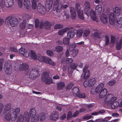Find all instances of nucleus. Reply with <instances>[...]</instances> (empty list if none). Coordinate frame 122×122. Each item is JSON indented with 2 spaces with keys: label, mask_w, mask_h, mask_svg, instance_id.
<instances>
[{
  "label": "nucleus",
  "mask_w": 122,
  "mask_h": 122,
  "mask_svg": "<svg viewBox=\"0 0 122 122\" xmlns=\"http://www.w3.org/2000/svg\"><path fill=\"white\" fill-rule=\"evenodd\" d=\"M75 34V32L74 31L71 30L68 32L67 36L68 38L71 39L73 37Z\"/></svg>",
  "instance_id": "obj_24"
},
{
  "label": "nucleus",
  "mask_w": 122,
  "mask_h": 122,
  "mask_svg": "<svg viewBox=\"0 0 122 122\" xmlns=\"http://www.w3.org/2000/svg\"><path fill=\"white\" fill-rule=\"evenodd\" d=\"M100 92L99 94V97L102 98L105 97L107 93V90L106 88H104Z\"/></svg>",
  "instance_id": "obj_17"
},
{
  "label": "nucleus",
  "mask_w": 122,
  "mask_h": 122,
  "mask_svg": "<svg viewBox=\"0 0 122 122\" xmlns=\"http://www.w3.org/2000/svg\"><path fill=\"white\" fill-rule=\"evenodd\" d=\"M26 74L27 75H29L30 78L33 79H35L39 76L38 71L35 69L28 70Z\"/></svg>",
  "instance_id": "obj_4"
},
{
  "label": "nucleus",
  "mask_w": 122,
  "mask_h": 122,
  "mask_svg": "<svg viewBox=\"0 0 122 122\" xmlns=\"http://www.w3.org/2000/svg\"><path fill=\"white\" fill-rule=\"evenodd\" d=\"M4 69L5 71V73L8 75H10L12 72V70L9 67H7L5 66L4 67Z\"/></svg>",
  "instance_id": "obj_31"
},
{
  "label": "nucleus",
  "mask_w": 122,
  "mask_h": 122,
  "mask_svg": "<svg viewBox=\"0 0 122 122\" xmlns=\"http://www.w3.org/2000/svg\"><path fill=\"white\" fill-rule=\"evenodd\" d=\"M23 4L24 7L27 9L30 8L31 5L30 0H24Z\"/></svg>",
  "instance_id": "obj_20"
},
{
  "label": "nucleus",
  "mask_w": 122,
  "mask_h": 122,
  "mask_svg": "<svg viewBox=\"0 0 122 122\" xmlns=\"http://www.w3.org/2000/svg\"><path fill=\"white\" fill-rule=\"evenodd\" d=\"M14 117V115L12 114V112H8L6 114L5 116V119L7 121H10Z\"/></svg>",
  "instance_id": "obj_19"
},
{
  "label": "nucleus",
  "mask_w": 122,
  "mask_h": 122,
  "mask_svg": "<svg viewBox=\"0 0 122 122\" xmlns=\"http://www.w3.org/2000/svg\"><path fill=\"white\" fill-rule=\"evenodd\" d=\"M5 23L6 24H8L9 23L10 25L12 27H15L18 24V19L16 18L10 16H8L6 18Z\"/></svg>",
  "instance_id": "obj_2"
},
{
  "label": "nucleus",
  "mask_w": 122,
  "mask_h": 122,
  "mask_svg": "<svg viewBox=\"0 0 122 122\" xmlns=\"http://www.w3.org/2000/svg\"><path fill=\"white\" fill-rule=\"evenodd\" d=\"M40 22L39 20L37 19H36L35 21V26L36 28L38 27L39 25Z\"/></svg>",
  "instance_id": "obj_54"
},
{
  "label": "nucleus",
  "mask_w": 122,
  "mask_h": 122,
  "mask_svg": "<svg viewBox=\"0 0 122 122\" xmlns=\"http://www.w3.org/2000/svg\"><path fill=\"white\" fill-rule=\"evenodd\" d=\"M63 27V25L61 24H56L54 26L55 29H60L62 28Z\"/></svg>",
  "instance_id": "obj_43"
},
{
  "label": "nucleus",
  "mask_w": 122,
  "mask_h": 122,
  "mask_svg": "<svg viewBox=\"0 0 122 122\" xmlns=\"http://www.w3.org/2000/svg\"><path fill=\"white\" fill-rule=\"evenodd\" d=\"M86 14L88 16H91V18L93 20H95L97 19L95 11L93 10L88 11L86 12V13L85 12Z\"/></svg>",
  "instance_id": "obj_8"
},
{
  "label": "nucleus",
  "mask_w": 122,
  "mask_h": 122,
  "mask_svg": "<svg viewBox=\"0 0 122 122\" xmlns=\"http://www.w3.org/2000/svg\"><path fill=\"white\" fill-rule=\"evenodd\" d=\"M78 49H76L75 50L74 52H73V53L72 54V56L73 57H74L76 56L78 53Z\"/></svg>",
  "instance_id": "obj_60"
},
{
  "label": "nucleus",
  "mask_w": 122,
  "mask_h": 122,
  "mask_svg": "<svg viewBox=\"0 0 122 122\" xmlns=\"http://www.w3.org/2000/svg\"><path fill=\"white\" fill-rule=\"evenodd\" d=\"M71 17L72 19H75L76 17V12L70 13Z\"/></svg>",
  "instance_id": "obj_58"
},
{
  "label": "nucleus",
  "mask_w": 122,
  "mask_h": 122,
  "mask_svg": "<svg viewBox=\"0 0 122 122\" xmlns=\"http://www.w3.org/2000/svg\"><path fill=\"white\" fill-rule=\"evenodd\" d=\"M32 7L33 9H35L37 7L36 1L35 0H32Z\"/></svg>",
  "instance_id": "obj_40"
},
{
  "label": "nucleus",
  "mask_w": 122,
  "mask_h": 122,
  "mask_svg": "<svg viewBox=\"0 0 122 122\" xmlns=\"http://www.w3.org/2000/svg\"><path fill=\"white\" fill-rule=\"evenodd\" d=\"M63 47L61 46H56L55 49L56 51L58 52H61L63 50Z\"/></svg>",
  "instance_id": "obj_36"
},
{
  "label": "nucleus",
  "mask_w": 122,
  "mask_h": 122,
  "mask_svg": "<svg viewBox=\"0 0 122 122\" xmlns=\"http://www.w3.org/2000/svg\"><path fill=\"white\" fill-rule=\"evenodd\" d=\"M77 66V64L72 63L70 65L68 68V71L69 73H70L72 72V70H75Z\"/></svg>",
  "instance_id": "obj_13"
},
{
  "label": "nucleus",
  "mask_w": 122,
  "mask_h": 122,
  "mask_svg": "<svg viewBox=\"0 0 122 122\" xmlns=\"http://www.w3.org/2000/svg\"><path fill=\"white\" fill-rule=\"evenodd\" d=\"M105 45H107L109 44V39L108 36H105Z\"/></svg>",
  "instance_id": "obj_51"
},
{
  "label": "nucleus",
  "mask_w": 122,
  "mask_h": 122,
  "mask_svg": "<svg viewBox=\"0 0 122 122\" xmlns=\"http://www.w3.org/2000/svg\"><path fill=\"white\" fill-rule=\"evenodd\" d=\"M58 118L59 114L56 111L53 112L50 115V119L51 121H56L58 119Z\"/></svg>",
  "instance_id": "obj_9"
},
{
  "label": "nucleus",
  "mask_w": 122,
  "mask_h": 122,
  "mask_svg": "<svg viewBox=\"0 0 122 122\" xmlns=\"http://www.w3.org/2000/svg\"><path fill=\"white\" fill-rule=\"evenodd\" d=\"M10 49L11 52H18V50L15 48L13 47H10Z\"/></svg>",
  "instance_id": "obj_52"
},
{
  "label": "nucleus",
  "mask_w": 122,
  "mask_h": 122,
  "mask_svg": "<svg viewBox=\"0 0 122 122\" xmlns=\"http://www.w3.org/2000/svg\"><path fill=\"white\" fill-rule=\"evenodd\" d=\"M75 46L73 44H71L69 46V50L70 51L73 50L75 47Z\"/></svg>",
  "instance_id": "obj_55"
},
{
  "label": "nucleus",
  "mask_w": 122,
  "mask_h": 122,
  "mask_svg": "<svg viewBox=\"0 0 122 122\" xmlns=\"http://www.w3.org/2000/svg\"><path fill=\"white\" fill-rule=\"evenodd\" d=\"M122 37L121 38L120 40V42H118L116 44V48L117 50H121L122 47Z\"/></svg>",
  "instance_id": "obj_25"
},
{
  "label": "nucleus",
  "mask_w": 122,
  "mask_h": 122,
  "mask_svg": "<svg viewBox=\"0 0 122 122\" xmlns=\"http://www.w3.org/2000/svg\"><path fill=\"white\" fill-rule=\"evenodd\" d=\"M11 112L12 114L14 115V118L16 119L17 117V114H19L20 111V109L18 108H16L15 110L13 108H12Z\"/></svg>",
  "instance_id": "obj_12"
},
{
  "label": "nucleus",
  "mask_w": 122,
  "mask_h": 122,
  "mask_svg": "<svg viewBox=\"0 0 122 122\" xmlns=\"http://www.w3.org/2000/svg\"><path fill=\"white\" fill-rule=\"evenodd\" d=\"M31 122H37L39 119V117L37 116H35L33 117H31Z\"/></svg>",
  "instance_id": "obj_47"
},
{
  "label": "nucleus",
  "mask_w": 122,
  "mask_h": 122,
  "mask_svg": "<svg viewBox=\"0 0 122 122\" xmlns=\"http://www.w3.org/2000/svg\"><path fill=\"white\" fill-rule=\"evenodd\" d=\"M30 52L31 58L35 60H36L37 59V58L35 53L32 50L30 51Z\"/></svg>",
  "instance_id": "obj_41"
},
{
  "label": "nucleus",
  "mask_w": 122,
  "mask_h": 122,
  "mask_svg": "<svg viewBox=\"0 0 122 122\" xmlns=\"http://www.w3.org/2000/svg\"><path fill=\"white\" fill-rule=\"evenodd\" d=\"M84 4L85 5L86 9H90V5L89 3L87 1H86Z\"/></svg>",
  "instance_id": "obj_48"
},
{
  "label": "nucleus",
  "mask_w": 122,
  "mask_h": 122,
  "mask_svg": "<svg viewBox=\"0 0 122 122\" xmlns=\"http://www.w3.org/2000/svg\"><path fill=\"white\" fill-rule=\"evenodd\" d=\"M54 3V6L56 8H58L59 4H61V1L60 0H52Z\"/></svg>",
  "instance_id": "obj_33"
},
{
  "label": "nucleus",
  "mask_w": 122,
  "mask_h": 122,
  "mask_svg": "<svg viewBox=\"0 0 122 122\" xmlns=\"http://www.w3.org/2000/svg\"><path fill=\"white\" fill-rule=\"evenodd\" d=\"M68 38H64L63 40V43L65 45H68L69 44V39Z\"/></svg>",
  "instance_id": "obj_44"
},
{
  "label": "nucleus",
  "mask_w": 122,
  "mask_h": 122,
  "mask_svg": "<svg viewBox=\"0 0 122 122\" xmlns=\"http://www.w3.org/2000/svg\"><path fill=\"white\" fill-rule=\"evenodd\" d=\"M90 31L89 30H84L83 33L84 36L85 37H87L89 35Z\"/></svg>",
  "instance_id": "obj_53"
},
{
  "label": "nucleus",
  "mask_w": 122,
  "mask_h": 122,
  "mask_svg": "<svg viewBox=\"0 0 122 122\" xmlns=\"http://www.w3.org/2000/svg\"><path fill=\"white\" fill-rule=\"evenodd\" d=\"M90 75V73L89 72V71L87 70L85 73L83 78L85 79H87L89 77Z\"/></svg>",
  "instance_id": "obj_37"
},
{
  "label": "nucleus",
  "mask_w": 122,
  "mask_h": 122,
  "mask_svg": "<svg viewBox=\"0 0 122 122\" xmlns=\"http://www.w3.org/2000/svg\"><path fill=\"white\" fill-rule=\"evenodd\" d=\"M83 85L84 87H85L88 86H89V84L88 81H85L84 82Z\"/></svg>",
  "instance_id": "obj_63"
},
{
  "label": "nucleus",
  "mask_w": 122,
  "mask_h": 122,
  "mask_svg": "<svg viewBox=\"0 0 122 122\" xmlns=\"http://www.w3.org/2000/svg\"><path fill=\"white\" fill-rule=\"evenodd\" d=\"M37 8L38 12L40 13H41L42 11H44V7H43V5L40 4H38Z\"/></svg>",
  "instance_id": "obj_30"
},
{
  "label": "nucleus",
  "mask_w": 122,
  "mask_h": 122,
  "mask_svg": "<svg viewBox=\"0 0 122 122\" xmlns=\"http://www.w3.org/2000/svg\"><path fill=\"white\" fill-rule=\"evenodd\" d=\"M26 21L25 20H23L22 23H21L20 27L21 29H24L26 27Z\"/></svg>",
  "instance_id": "obj_39"
},
{
  "label": "nucleus",
  "mask_w": 122,
  "mask_h": 122,
  "mask_svg": "<svg viewBox=\"0 0 122 122\" xmlns=\"http://www.w3.org/2000/svg\"><path fill=\"white\" fill-rule=\"evenodd\" d=\"M70 29L68 27H66L59 30L58 32V35L60 36H62L63 35L65 32H66L68 30H70Z\"/></svg>",
  "instance_id": "obj_23"
},
{
  "label": "nucleus",
  "mask_w": 122,
  "mask_h": 122,
  "mask_svg": "<svg viewBox=\"0 0 122 122\" xmlns=\"http://www.w3.org/2000/svg\"><path fill=\"white\" fill-rule=\"evenodd\" d=\"M75 8L76 10H78L77 11V15L79 18L81 20H83L84 17L83 16V11L82 10H80V5L78 3H77L75 5Z\"/></svg>",
  "instance_id": "obj_7"
},
{
  "label": "nucleus",
  "mask_w": 122,
  "mask_h": 122,
  "mask_svg": "<svg viewBox=\"0 0 122 122\" xmlns=\"http://www.w3.org/2000/svg\"><path fill=\"white\" fill-rule=\"evenodd\" d=\"M76 96L80 98H84L86 97L85 94L83 92L79 93V92L78 94H76Z\"/></svg>",
  "instance_id": "obj_45"
},
{
  "label": "nucleus",
  "mask_w": 122,
  "mask_h": 122,
  "mask_svg": "<svg viewBox=\"0 0 122 122\" xmlns=\"http://www.w3.org/2000/svg\"><path fill=\"white\" fill-rule=\"evenodd\" d=\"M73 85V83L71 82L67 85L66 87V88L67 89H70L72 88Z\"/></svg>",
  "instance_id": "obj_50"
},
{
  "label": "nucleus",
  "mask_w": 122,
  "mask_h": 122,
  "mask_svg": "<svg viewBox=\"0 0 122 122\" xmlns=\"http://www.w3.org/2000/svg\"><path fill=\"white\" fill-rule=\"evenodd\" d=\"M83 30L82 29L77 30L76 32V36L77 37H81L83 33Z\"/></svg>",
  "instance_id": "obj_32"
},
{
  "label": "nucleus",
  "mask_w": 122,
  "mask_h": 122,
  "mask_svg": "<svg viewBox=\"0 0 122 122\" xmlns=\"http://www.w3.org/2000/svg\"><path fill=\"white\" fill-rule=\"evenodd\" d=\"M36 111L35 108H32L30 110V115L31 117H33L36 116Z\"/></svg>",
  "instance_id": "obj_27"
},
{
  "label": "nucleus",
  "mask_w": 122,
  "mask_h": 122,
  "mask_svg": "<svg viewBox=\"0 0 122 122\" xmlns=\"http://www.w3.org/2000/svg\"><path fill=\"white\" fill-rule=\"evenodd\" d=\"M65 85L64 82H60L57 85V90H59L62 89Z\"/></svg>",
  "instance_id": "obj_26"
},
{
  "label": "nucleus",
  "mask_w": 122,
  "mask_h": 122,
  "mask_svg": "<svg viewBox=\"0 0 122 122\" xmlns=\"http://www.w3.org/2000/svg\"><path fill=\"white\" fill-rule=\"evenodd\" d=\"M38 58L40 61H41L43 60L46 63L50 65L53 66L56 65L55 63L52 61L51 59L49 57L45 56H40Z\"/></svg>",
  "instance_id": "obj_5"
},
{
  "label": "nucleus",
  "mask_w": 122,
  "mask_h": 122,
  "mask_svg": "<svg viewBox=\"0 0 122 122\" xmlns=\"http://www.w3.org/2000/svg\"><path fill=\"white\" fill-rule=\"evenodd\" d=\"M96 12H100L102 10V8L99 6H97L96 8Z\"/></svg>",
  "instance_id": "obj_56"
},
{
  "label": "nucleus",
  "mask_w": 122,
  "mask_h": 122,
  "mask_svg": "<svg viewBox=\"0 0 122 122\" xmlns=\"http://www.w3.org/2000/svg\"><path fill=\"white\" fill-rule=\"evenodd\" d=\"M104 87V84L101 83L98 85L95 88V91L97 93H99L102 90Z\"/></svg>",
  "instance_id": "obj_18"
},
{
  "label": "nucleus",
  "mask_w": 122,
  "mask_h": 122,
  "mask_svg": "<svg viewBox=\"0 0 122 122\" xmlns=\"http://www.w3.org/2000/svg\"><path fill=\"white\" fill-rule=\"evenodd\" d=\"M116 41L115 37L112 36H111V42L112 43H114Z\"/></svg>",
  "instance_id": "obj_64"
},
{
  "label": "nucleus",
  "mask_w": 122,
  "mask_h": 122,
  "mask_svg": "<svg viewBox=\"0 0 122 122\" xmlns=\"http://www.w3.org/2000/svg\"><path fill=\"white\" fill-rule=\"evenodd\" d=\"M117 98L115 97H112V94L107 95L104 100V102L107 104H111L115 101Z\"/></svg>",
  "instance_id": "obj_6"
},
{
  "label": "nucleus",
  "mask_w": 122,
  "mask_h": 122,
  "mask_svg": "<svg viewBox=\"0 0 122 122\" xmlns=\"http://www.w3.org/2000/svg\"><path fill=\"white\" fill-rule=\"evenodd\" d=\"M52 1L50 0H46L45 4V8L47 11H49L51 8Z\"/></svg>",
  "instance_id": "obj_14"
},
{
  "label": "nucleus",
  "mask_w": 122,
  "mask_h": 122,
  "mask_svg": "<svg viewBox=\"0 0 122 122\" xmlns=\"http://www.w3.org/2000/svg\"><path fill=\"white\" fill-rule=\"evenodd\" d=\"M89 84V87H92L93 86L96 82V81L95 79L93 78L90 79L88 81Z\"/></svg>",
  "instance_id": "obj_28"
},
{
  "label": "nucleus",
  "mask_w": 122,
  "mask_h": 122,
  "mask_svg": "<svg viewBox=\"0 0 122 122\" xmlns=\"http://www.w3.org/2000/svg\"><path fill=\"white\" fill-rule=\"evenodd\" d=\"M72 92L74 94L76 95V94H78L79 92V90L78 88L77 87H75L73 89Z\"/></svg>",
  "instance_id": "obj_38"
},
{
  "label": "nucleus",
  "mask_w": 122,
  "mask_h": 122,
  "mask_svg": "<svg viewBox=\"0 0 122 122\" xmlns=\"http://www.w3.org/2000/svg\"><path fill=\"white\" fill-rule=\"evenodd\" d=\"M114 13H110L109 17V23L112 25H114L116 22V17H118L120 15V8L116 7L113 9Z\"/></svg>",
  "instance_id": "obj_1"
},
{
  "label": "nucleus",
  "mask_w": 122,
  "mask_h": 122,
  "mask_svg": "<svg viewBox=\"0 0 122 122\" xmlns=\"http://www.w3.org/2000/svg\"><path fill=\"white\" fill-rule=\"evenodd\" d=\"M117 19L116 24L118 27H122V17H119L118 18L116 17Z\"/></svg>",
  "instance_id": "obj_22"
},
{
  "label": "nucleus",
  "mask_w": 122,
  "mask_h": 122,
  "mask_svg": "<svg viewBox=\"0 0 122 122\" xmlns=\"http://www.w3.org/2000/svg\"><path fill=\"white\" fill-rule=\"evenodd\" d=\"M29 68V65L26 63H22L20 66V70L24 71L27 69Z\"/></svg>",
  "instance_id": "obj_21"
},
{
  "label": "nucleus",
  "mask_w": 122,
  "mask_h": 122,
  "mask_svg": "<svg viewBox=\"0 0 122 122\" xmlns=\"http://www.w3.org/2000/svg\"><path fill=\"white\" fill-rule=\"evenodd\" d=\"M12 108L11 107V103H8L6 104L4 111V113H6L8 112H11Z\"/></svg>",
  "instance_id": "obj_11"
},
{
  "label": "nucleus",
  "mask_w": 122,
  "mask_h": 122,
  "mask_svg": "<svg viewBox=\"0 0 122 122\" xmlns=\"http://www.w3.org/2000/svg\"><path fill=\"white\" fill-rule=\"evenodd\" d=\"M18 5L19 7L21 8L23 6L22 0H17Z\"/></svg>",
  "instance_id": "obj_57"
},
{
  "label": "nucleus",
  "mask_w": 122,
  "mask_h": 122,
  "mask_svg": "<svg viewBox=\"0 0 122 122\" xmlns=\"http://www.w3.org/2000/svg\"><path fill=\"white\" fill-rule=\"evenodd\" d=\"M70 13L76 12L75 8L72 7H70Z\"/></svg>",
  "instance_id": "obj_61"
},
{
  "label": "nucleus",
  "mask_w": 122,
  "mask_h": 122,
  "mask_svg": "<svg viewBox=\"0 0 122 122\" xmlns=\"http://www.w3.org/2000/svg\"><path fill=\"white\" fill-rule=\"evenodd\" d=\"M51 24L48 21H45L44 22V28L46 29H49L51 28Z\"/></svg>",
  "instance_id": "obj_29"
},
{
  "label": "nucleus",
  "mask_w": 122,
  "mask_h": 122,
  "mask_svg": "<svg viewBox=\"0 0 122 122\" xmlns=\"http://www.w3.org/2000/svg\"><path fill=\"white\" fill-rule=\"evenodd\" d=\"M4 4L6 7L10 6L14 4V0H4Z\"/></svg>",
  "instance_id": "obj_16"
},
{
  "label": "nucleus",
  "mask_w": 122,
  "mask_h": 122,
  "mask_svg": "<svg viewBox=\"0 0 122 122\" xmlns=\"http://www.w3.org/2000/svg\"><path fill=\"white\" fill-rule=\"evenodd\" d=\"M116 82V81L115 80H113L109 81L108 82L109 85L110 86H112Z\"/></svg>",
  "instance_id": "obj_62"
},
{
  "label": "nucleus",
  "mask_w": 122,
  "mask_h": 122,
  "mask_svg": "<svg viewBox=\"0 0 122 122\" xmlns=\"http://www.w3.org/2000/svg\"><path fill=\"white\" fill-rule=\"evenodd\" d=\"M119 102L117 101L113 102L111 105V107L112 109H115L117 108L118 106H119Z\"/></svg>",
  "instance_id": "obj_34"
},
{
  "label": "nucleus",
  "mask_w": 122,
  "mask_h": 122,
  "mask_svg": "<svg viewBox=\"0 0 122 122\" xmlns=\"http://www.w3.org/2000/svg\"><path fill=\"white\" fill-rule=\"evenodd\" d=\"M73 61V60L72 58H67L65 60V62L66 64H70Z\"/></svg>",
  "instance_id": "obj_46"
},
{
  "label": "nucleus",
  "mask_w": 122,
  "mask_h": 122,
  "mask_svg": "<svg viewBox=\"0 0 122 122\" xmlns=\"http://www.w3.org/2000/svg\"><path fill=\"white\" fill-rule=\"evenodd\" d=\"M49 74L47 72H43L41 78L42 82H45V83L49 85L52 82V80L51 78L49 77Z\"/></svg>",
  "instance_id": "obj_3"
},
{
  "label": "nucleus",
  "mask_w": 122,
  "mask_h": 122,
  "mask_svg": "<svg viewBox=\"0 0 122 122\" xmlns=\"http://www.w3.org/2000/svg\"><path fill=\"white\" fill-rule=\"evenodd\" d=\"M19 53L26 57H28L29 55L28 51L25 49H20L19 50Z\"/></svg>",
  "instance_id": "obj_10"
},
{
  "label": "nucleus",
  "mask_w": 122,
  "mask_h": 122,
  "mask_svg": "<svg viewBox=\"0 0 122 122\" xmlns=\"http://www.w3.org/2000/svg\"><path fill=\"white\" fill-rule=\"evenodd\" d=\"M72 114V112L71 111H69L68 112L67 117V120H69L72 117H73Z\"/></svg>",
  "instance_id": "obj_42"
},
{
  "label": "nucleus",
  "mask_w": 122,
  "mask_h": 122,
  "mask_svg": "<svg viewBox=\"0 0 122 122\" xmlns=\"http://www.w3.org/2000/svg\"><path fill=\"white\" fill-rule=\"evenodd\" d=\"M46 53L47 54L50 56H52L53 54V52L50 50L47 51Z\"/></svg>",
  "instance_id": "obj_59"
},
{
  "label": "nucleus",
  "mask_w": 122,
  "mask_h": 122,
  "mask_svg": "<svg viewBox=\"0 0 122 122\" xmlns=\"http://www.w3.org/2000/svg\"><path fill=\"white\" fill-rule=\"evenodd\" d=\"M101 21L103 23H106L108 22V17L107 16L104 14H103L100 17Z\"/></svg>",
  "instance_id": "obj_15"
},
{
  "label": "nucleus",
  "mask_w": 122,
  "mask_h": 122,
  "mask_svg": "<svg viewBox=\"0 0 122 122\" xmlns=\"http://www.w3.org/2000/svg\"><path fill=\"white\" fill-rule=\"evenodd\" d=\"M24 118L22 115H20L18 117L17 122H22Z\"/></svg>",
  "instance_id": "obj_49"
},
{
  "label": "nucleus",
  "mask_w": 122,
  "mask_h": 122,
  "mask_svg": "<svg viewBox=\"0 0 122 122\" xmlns=\"http://www.w3.org/2000/svg\"><path fill=\"white\" fill-rule=\"evenodd\" d=\"M38 116L41 121L44 120L45 118V114L42 113H40Z\"/></svg>",
  "instance_id": "obj_35"
}]
</instances>
